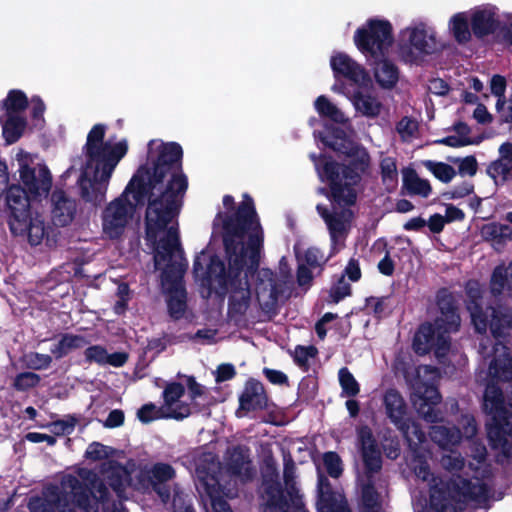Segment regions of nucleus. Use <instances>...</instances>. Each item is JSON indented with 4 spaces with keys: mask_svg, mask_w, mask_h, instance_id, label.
Wrapping results in <instances>:
<instances>
[{
    "mask_svg": "<svg viewBox=\"0 0 512 512\" xmlns=\"http://www.w3.org/2000/svg\"><path fill=\"white\" fill-rule=\"evenodd\" d=\"M215 225L222 226L223 242L229 267L209 251H201L195 258L193 274L201 286L203 297L229 294L227 315L235 323L243 322L255 305V298L247 281L248 272L259 262L263 246V230L253 200L247 194L223 198Z\"/></svg>",
    "mask_w": 512,
    "mask_h": 512,
    "instance_id": "nucleus-1",
    "label": "nucleus"
},
{
    "mask_svg": "<svg viewBox=\"0 0 512 512\" xmlns=\"http://www.w3.org/2000/svg\"><path fill=\"white\" fill-rule=\"evenodd\" d=\"M146 238L155 246V267L162 270V286L167 294L170 315L181 318L186 311L182 277L186 268L179 245L176 217L182 206L179 194H149Z\"/></svg>",
    "mask_w": 512,
    "mask_h": 512,
    "instance_id": "nucleus-2",
    "label": "nucleus"
},
{
    "mask_svg": "<svg viewBox=\"0 0 512 512\" xmlns=\"http://www.w3.org/2000/svg\"><path fill=\"white\" fill-rule=\"evenodd\" d=\"M480 354L483 357L478 379L486 382L484 393V408L491 416L487 423V433L491 446L497 451L499 461L509 459L512 455V427L507 418L503 395L496 387V381L512 382V359L508 357L507 348L501 343L480 344Z\"/></svg>",
    "mask_w": 512,
    "mask_h": 512,
    "instance_id": "nucleus-3",
    "label": "nucleus"
},
{
    "mask_svg": "<svg viewBox=\"0 0 512 512\" xmlns=\"http://www.w3.org/2000/svg\"><path fill=\"white\" fill-rule=\"evenodd\" d=\"M182 156V147L176 142L149 141L146 162L137 169L124 192H186L187 175L180 169H172Z\"/></svg>",
    "mask_w": 512,
    "mask_h": 512,
    "instance_id": "nucleus-4",
    "label": "nucleus"
},
{
    "mask_svg": "<svg viewBox=\"0 0 512 512\" xmlns=\"http://www.w3.org/2000/svg\"><path fill=\"white\" fill-rule=\"evenodd\" d=\"M430 453L422 445L412 450L410 466L416 477L429 487V506L423 507L418 503L415 512H458L469 500L481 502L486 499L487 488L477 480L475 483L466 482L457 477L451 483L443 486L430 471L428 459Z\"/></svg>",
    "mask_w": 512,
    "mask_h": 512,
    "instance_id": "nucleus-5",
    "label": "nucleus"
},
{
    "mask_svg": "<svg viewBox=\"0 0 512 512\" xmlns=\"http://www.w3.org/2000/svg\"><path fill=\"white\" fill-rule=\"evenodd\" d=\"M321 141L333 150L351 158V166H341L324 155L310 157L322 182L327 183L332 192H343L361 181L362 174L370 166V156L364 147L352 142L344 130L327 132Z\"/></svg>",
    "mask_w": 512,
    "mask_h": 512,
    "instance_id": "nucleus-6",
    "label": "nucleus"
},
{
    "mask_svg": "<svg viewBox=\"0 0 512 512\" xmlns=\"http://www.w3.org/2000/svg\"><path fill=\"white\" fill-rule=\"evenodd\" d=\"M105 132V125L96 124L87 135V169L80 179L82 192L105 191L115 167L127 153L128 144L125 139L114 144L104 142Z\"/></svg>",
    "mask_w": 512,
    "mask_h": 512,
    "instance_id": "nucleus-7",
    "label": "nucleus"
},
{
    "mask_svg": "<svg viewBox=\"0 0 512 512\" xmlns=\"http://www.w3.org/2000/svg\"><path fill=\"white\" fill-rule=\"evenodd\" d=\"M190 466L195 471L196 488L202 498H208L212 512H232L227 503L222 500V495L230 494L226 493L222 487L223 476L212 452H196ZM173 508L174 512H193L190 505L186 503L184 495L176 490L173 496Z\"/></svg>",
    "mask_w": 512,
    "mask_h": 512,
    "instance_id": "nucleus-8",
    "label": "nucleus"
},
{
    "mask_svg": "<svg viewBox=\"0 0 512 512\" xmlns=\"http://www.w3.org/2000/svg\"><path fill=\"white\" fill-rule=\"evenodd\" d=\"M91 499L84 497V489L78 479L72 476L65 477L61 483L59 494L53 491V498H48V507L43 512H75V508L79 507L86 512H97L101 504L104 512H126L121 503L109 504L106 500L107 491L103 488L102 483L96 480L91 481Z\"/></svg>",
    "mask_w": 512,
    "mask_h": 512,
    "instance_id": "nucleus-9",
    "label": "nucleus"
},
{
    "mask_svg": "<svg viewBox=\"0 0 512 512\" xmlns=\"http://www.w3.org/2000/svg\"><path fill=\"white\" fill-rule=\"evenodd\" d=\"M466 290L469 298L467 308L477 332L484 333L490 328L493 336L499 338L512 329V313L508 309L486 307L484 310L481 299L482 289L479 282L469 281Z\"/></svg>",
    "mask_w": 512,
    "mask_h": 512,
    "instance_id": "nucleus-10",
    "label": "nucleus"
},
{
    "mask_svg": "<svg viewBox=\"0 0 512 512\" xmlns=\"http://www.w3.org/2000/svg\"><path fill=\"white\" fill-rule=\"evenodd\" d=\"M441 309L442 315L436 320L434 326L424 324L415 334L413 346L417 353L425 354L434 349L436 357L441 359L448 352V335L458 330L460 317L452 307L447 311H444V307Z\"/></svg>",
    "mask_w": 512,
    "mask_h": 512,
    "instance_id": "nucleus-11",
    "label": "nucleus"
},
{
    "mask_svg": "<svg viewBox=\"0 0 512 512\" xmlns=\"http://www.w3.org/2000/svg\"><path fill=\"white\" fill-rule=\"evenodd\" d=\"M442 49L436 29L424 21H413L399 32V50L407 62H416Z\"/></svg>",
    "mask_w": 512,
    "mask_h": 512,
    "instance_id": "nucleus-12",
    "label": "nucleus"
},
{
    "mask_svg": "<svg viewBox=\"0 0 512 512\" xmlns=\"http://www.w3.org/2000/svg\"><path fill=\"white\" fill-rule=\"evenodd\" d=\"M439 372L427 365L416 369V377L411 382L413 389L412 402L418 414L427 422H437L441 419L439 409L440 395L435 388Z\"/></svg>",
    "mask_w": 512,
    "mask_h": 512,
    "instance_id": "nucleus-13",
    "label": "nucleus"
},
{
    "mask_svg": "<svg viewBox=\"0 0 512 512\" xmlns=\"http://www.w3.org/2000/svg\"><path fill=\"white\" fill-rule=\"evenodd\" d=\"M329 204H318L317 210L324 218L331 235L333 250L342 246L341 238L352 218L350 206L356 201V194H327Z\"/></svg>",
    "mask_w": 512,
    "mask_h": 512,
    "instance_id": "nucleus-14",
    "label": "nucleus"
},
{
    "mask_svg": "<svg viewBox=\"0 0 512 512\" xmlns=\"http://www.w3.org/2000/svg\"><path fill=\"white\" fill-rule=\"evenodd\" d=\"M284 480L285 490L278 484L265 483L262 512H308L295 487L293 464H286Z\"/></svg>",
    "mask_w": 512,
    "mask_h": 512,
    "instance_id": "nucleus-15",
    "label": "nucleus"
},
{
    "mask_svg": "<svg viewBox=\"0 0 512 512\" xmlns=\"http://www.w3.org/2000/svg\"><path fill=\"white\" fill-rule=\"evenodd\" d=\"M354 43L368 59L383 58L393 43L392 25L387 20H368L356 30Z\"/></svg>",
    "mask_w": 512,
    "mask_h": 512,
    "instance_id": "nucleus-16",
    "label": "nucleus"
},
{
    "mask_svg": "<svg viewBox=\"0 0 512 512\" xmlns=\"http://www.w3.org/2000/svg\"><path fill=\"white\" fill-rule=\"evenodd\" d=\"M37 154L18 148L14 155L23 192H50L52 175L46 164L37 162Z\"/></svg>",
    "mask_w": 512,
    "mask_h": 512,
    "instance_id": "nucleus-17",
    "label": "nucleus"
},
{
    "mask_svg": "<svg viewBox=\"0 0 512 512\" xmlns=\"http://www.w3.org/2000/svg\"><path fill=\"white\" fill-rule=\"evenodd\" d=\"M384 406L387 416L403 433L411 450L421 446L425 435L414 422L406 418L407 405L403 397L397 391L389 390L384 396Z\"/></svg>",
    "mask_w": 512,
    "mask_h": 512,
    "instance_id": "nucleus-18",
    "label": "nucleus"
},
{
    "mask_svg": "<svg viewBox=\"0 0 512 512\" xmlns=\"http://www.w3.org/2000/svg\"><path fill=\"white\" fill-rule=\"evenodd\" d=\"M132 473L138 477L137 482L132 484L136 489L146 490L152 487L164 503L169 500L170 489L166 486V483L176 475L175 469L170 464L156 463Z\"/></svg>",
    "mask_w": 512,
    "mask_h": 512,
    "instance_id": "nucleus-19",
    "label": "nucleus"
},
{
    "mask_svg": "<svg viewBox=\"0 0 512 512\" xmlns=\"http://www.w3.org/2000/svg\"><path fill=\"white\" fill-rule=\"evenodd\" d=\"M135 205L128 199V194H122L111 202L103 217V231L111 239L121 236L132 219Z\"/></svg>",
    "mask_w": 512,
    "mask_h": 512,
    "instance_id": "nucleus-20",
    "label": "nucleus"
},
{
    "mask_svg": "<svg viewBox=\"0 0 512 512\" xmlns=\"http://www.w3.org/2000/svg\"><path fill=\"white\" fill-rule=\"evenodd\" d=\"M468 13L472 32L477 39H484L500 31V9L498 6L484 3L471 8Z\"/></svg>",
    "mask_w": 512,
    "mask_h": 512,
    "instance_id": "nucleus-21",
    "label": "nucleus"
},
{
    "mask_svg": "<svg viewBox=\"0 0 512 512\" xmlns=\"http://www.w3.org/2000/svg\"><path fill=\"white\" fill-rule=\"evenodd\" d=\"M185 387L181 383L169 382L163 390L162 412L166 419L183 420L191 415L192 405L183 400Z\"/></svg>",
    "mask_w": 512,
    "mask_h": 512,
    "instance_id": "nucleus-22",
    "label": "nucleus"
},
{
    "mask_svg": "<svg viewBox=\"0 0 512 512\" xmlns=\"http://www.w3.org/2000/svg\"><path fill=\"white\" fill-rule=\"evenodd\" d=\"M463 433L458 428H447L445 426H434L431 431L432 440L442 448H450L460 443L463 437L469 439L476 434L475 420L470 415L463 416L461 420Z\"/></svg>",
    "mask_w": 512,
    "mask_h": 512,
    "instance_id": "nucleus-23",
    "label": "nucleus"
},
{
    "mask_svg": "<svg viewBox=\"0 0 512 512\" xmlns=\"http://www.w3.org/2000/svg\"><path fill=\"white\" fill-rule=\"evenodd\" d=\"M330 66L335 77L343 76L360 87L370 83V77L364 68L343 52H335L331 56Z\"/></svg>",
    "mask_w": 512,
    "mask_h": 512,
    "instance_id": "nucleus-24",
    "label": "nucleus"
},
{
    "mask_svg": "<svg viewBox=\"0 0 512 512\" xmlns=\"http://www.w3.org/2000/svg\"><path fill=\"white\" fill-rule=\"evenodd\" d=\"M6 203L10 212L9 226L11 232H23L27 226V219L33 216L30 194H7Z\"/></svg>",
    "mask_w": 512,
    "mask_h": 512,
    "instance_id": "nucleus-25",
    "label": "nucleus"
},
{
    "mask_svg": "<svg viewBox=\"0 0 512 512\" xmlns=\"http://www.w3.org/2000/svg\"><path fill=\"white\" fill-rule=\"evenodd\" d=\"M318 512H349L340 490H333L327 478L318 467Z\"/></svg>",
    "mask_w": 512,
    "mask_h": 512,
    "instance_id": "nucleus-26",
    "label": "nucleus"
},
{
    "mask_svg": "<svg viewBox=\"0 0 512 512\" xmlns=\"http://www.w3.org/2000/svg\"><path fill=\"white\" fill-rule=\"evenodd\" d=\"M488 175L498 186L512 178V143L505 142L498 148V158L487 168Z\"/></svg>",
    "mask_w": 512,
    "mask_h": 512,
    "instance_id": "nucleus-27",
    "label": "nucleus"
},
{
    "mask_svg": "<svg viewBox=\"0 0 512 512\" xmlns=\"http://www.w3.org/2000/svg\"><path fill=\"white\" fill-rule=\"evenodd\" d=\"M358 439L361 445L362 458L369 472H376L381 468V454L378 450L372 432L368 427L358 430Z\"/></svg>",
    "mask_w": 512,
    "mask_h": 512,
    "instance_id": "nucleus-28",
    "label": "nucleus"
},
{
    "mask_svg": "<svg viewBox=\"0 0 512 512\" xmlns=\"http://www.w3.org/2000/svg\"><path fill=\"white\" fill-rule=\"evenodd\" d=\"M272 272L269 270H262L259 273L260 283L256 290V299L262 309L271 310L278 299L279 288L272 277Z\"/></svg>",
    "mask_w": 512,
    "mask_h": 512,
    "instance_id": "nucleus-29",
    "label": "nucleus"
},
{
    "mask_svg": "<svg viewBox=\"0 0 512 512\" xmlns=\"http://www.w3.org/2000/svg\"><path fill=\"white\" fill-rule=\"evenodd\" d=\"M267 398L262 384L255 380L246 383L245 389L240 396V410L237 414L241 417V410L250 411L261 409L266 405Z\"/></svg>",
    "mask_w": 512,
    "mask_h": 512,
    "instance_id": "nucleus-30",
    "label": "nucleus"
},
{
    "mask_svg": "<svg viewBox=\"0 0 512 512\" xmlns=\"http://www.w3.org/2000/svg\"><path fill=\"white\" fill-rule=\"evenodd\" d=\"M448 31L458 44L470 42L474 34L468 11L453 14L448 20Z\"/></svg>",
    "mask_w": 512,
    "mask_h": 512,
    "instance_id": "nucleus-31",
    "label": "nucleus"
},
{
    "mask_svg": "<svg viewBox=\"0 0 512 512\" xmlns=\"http://www.w3.org/2000/svg\"><path fill=\"white\" fill-rule=\"evenodd\" d=\"M52 220L57 226L68 225L75 213V204L65 194H52Z\"/></svg>",
    "mask_w": 512,
    "mask_h": 512,
    "instance_id": "nucleus-32",
    "label": "nucleus"
},
{
    "mask_svg": "<svg viewBox=\"0 0 512 512\" xmlns=\"http://www.w3.org/2000/svg\"><path fill=\"white\" fill-rule=\"evenodd\" d=\"M85 357L89 362H95L101 366L110 365L113 367L123 366L128 358L127 354L123 352L109 354L107 350L100 345L88 347L85 350Z\"/></svg>",
    "mask_w": 512,
    "mask_h": 512,
    "instance_id": "nucleus-33",
    "label": "nucleus"
},
{
    "mask_svg": "<svg viewBox=\"0 0 512 512\" xmlns=\"http://www.w3.org/2000/svg\"><path fill=\"white\" fill-rule=\"evenodd\" d=\"M490 291L494 296L506 294L512 298V262L497 266L491 276Z\"/></svg>",
    "mask_w": 512,
    "mask_h": 512,
    "instance_id": "nucleus-34",
    "label": "nucleus"
},
{
    "mask_svg": "<svg viewBox=\"0 0 512 512\" xmlns=\"http://www.w3.org/2000/svg\"><path fill=\"white\" fill-rule=\"evenodd\" d=\"M0 123L3 138L8 145L18 141L26 128V119L23 116L3 114L0 116Z\"/></svg>",
    "mask_w": 512,
    "mask_h": 512,
    "instance_id": "nucleus-35",
    "label": "nucleus"
},
{
    "mask_svg": "<svg viewBox=\"0 0 512 512\" xmlns=\"http://www.w3.org/2000/svg\"><path fill=\"white\" fill-rule=\"evenodd\" d=\"M227 470L242 481L251 476L250 463L244 448H235L229 456Z\"/></svg>",
    "mask_w": 512,
    "mask_h": 512,
    "instance_id": "nucleus-36",
    "label": "nucleus"
},
{
    "mask_svg": "<svg viewBox=\"0 0 512 512\" xmlns=\"http://www.w3.org/2000/svg\"><path fill=\"white\" fill-rule=\"evenodd\" d=\"M104 477L110 482L111 487L119 497H124L123 490L125 486L132 484L131 473L126 468L113 463H109L104 470Z\"/></svg>",
    "mask_w": 512,
    "mask_h": 512,
    "instance_id": "nucleus-37",
    "label": "nucleus"
},
{
    "mask_svg": "<svg viewBox=\"0 0 512 512\" xmlns=\"http://www.w3.org/2000/svg\"><path fill=\"white\" fill-rule=\"evenodd\" d=\"M350 99L356 111L366 117H377L382 110L381 102L370 94L356 92Z\"/></svg>",
    "mask_w": 512,
    "mask_h": 512,
    "instance_id": "nucleus-38",
    "label": "nucleus"
},
{
    "mask_svg": "<svg viewBox=\"0 0 512 512\" xmlns=\"http://www.w3.org/2000/svg\"><path fill=\"white\" fill-rule=\"evenodd\" d=\"M374 75L376 81L384 88H390L398 81L399 73L396 66L386 59L375 60Z\"/></svg>",
    "mask_w": 512,
    "mask_h": 512,
    "instance_id": "nucleus-39",
    "label": "nucleus"
},
{
    "mask_svg": "<svg viewBox=\"0 0 512 512\" xmlns=\"http://www.w3.org/2000/svg\"><path fill=\"white\" fill-rule=\"evenodd\" d=\"M16 236H25L31 245H39L48 237L43 220L38 216H32L27 219V226L23 232L13 233ZM49 242V238H47Z\"/></svg>",
    "mask_w": 512,
    "mask_h": 512,
    "instance_id": "nucleus-40",
    "label": "nucleus"
},
{
    "mask_svg": "<svg viewBox=\"0 0 512 512\" xmlns=\"http://www.w3.org/2000/svg\"><path fill=\"white\" fill-rule=\"evenodd\" d=\"M314 108L321 117L328 118L335 123L345 124L348 122L346 115L324 95L316 98Z\"/></svg>",
    "mask_w": 512,
    "mask_h": 512,
    "instance_id": "nucleus-41",
    "label": "nucleus"
},
{
    "mask_svg": "<svg viewBox=\"0 0 512 512\" xmlns=\"http://www.w3.org/2000/svg\"><path fill=\"white\" fill-rule=\"evenodd\" d=\"M28 106V99L21 90H11L7 97L0 103L4 114L23 116L22 113Z\"/></svg>",
    "mask_w": 512,
    "mask_h": 512,
    "instance_id": "nucleus-42",
    "label": "nucleus"
},
{
    "mask_svg": "<svg viewBox=\"0 0 512 512\" xmlns=\"http://www.w3.org/2000/svg\"><path fill=\"white\" fill-rule=\"evenodd\" d=\"M87 341L79 335L66 334L51 348L56 358H62L73 350L84 347Z\"/></svg>",
    "mask_w": 512,
    "mask_h": 512,
    "instance_id": "nucleus-43",
    "label": "nucleus"
},
{
    "mask_svg": "<svg viewBox=\"0 0 512 512\" xmlns=\"http://www.w3.org/2000/svg\"><path fill=\"white\" fill-rule=\"evenodd\" d=\"M438 142L451 147H463L475 143L470 137V128L464 123L456 124L454 134L442 138Z\"/></svg>",
    "mask_w": 512,
    "mask_h": 512,
    "instance_id": "nucleus-44",
    "label": "nucleus"
},
{
    "mask_svg": "<svg viewBox=\"0 0 512 512\" xmlns=\"http://www.w3.org/2000/svg\"><path fill=\"white\" fill-rule=\"evenodd\" d=\"M403 186L407 192H430L431 186L426 179H422L413 169H403Z\"/></svg>",
    "mask_w": 512,
    "mask_h": 512,
    "instance_id": "nucleus-45",
    "label": "nucleus"
},
{
    "mask_svg": "<svg viewBox=\"0 0 512 512\" xmlns=\"http://www.w3.org/2000/svg\"><path fill=\"white\" fill-rule=\"evenodd\" d=\"M424 166L440 181L450 182L456 175L455 169L443 162L426 161Z\"/></svg>",
    "mask_w": 512,
    "mask_h": 512,
    "instance_id": "nucleus-46",
    "label": "nucleus"
},
{
    "mask_svg": "<svg viewBox=\"0 0 512 512\" xmlns=\"http://www.w3.org/2000/svg\"><path fill=\"white\" fill-rule=\"evenodd\" d=\"M339 382L346 396H356L359 393V384L347 368L339 370Z\"/></svg>",
    "mask_w": 512,
    "mask_h": 512,
    "instance_id": "nucleus-47",
    "label": "nucleus"
},
{
    "mask_svg": "<svg viewBox=\"0 0 512 512\" xmlns=\"http://www.w3.org/2000/svg\"><path fill=\"white\" fill-rule=\"evenodd\" d=\"M162 412V405L157 407L156 405L149 403L143 405L137 412V416L142 423H149L157 419H166Z\"/></svg>",
    "mask_w": 512,
    "mask_h": 512,
    "instance_id": "nucleus-48",
    "label": "nucleus"
},
{
    "mask_svg": "<svg viewBox=\"0 0 512 512\" xmlns=\"http://www.w3.org/2000/svg\"><path fill=\"white\" fill-rule=\"evenodd\" d=\"M323 465L331 477L338 478L342 473V462L334 452H327L323 455Z\"/></svg>",
    "mask_w": 512,
    "mask_h": 512,
    "instance_id": "nucleus-49",
    "label": "nucleus"
},
{
    "mask_svg": "<svg viewBox=\"0 0 512 512\" xmlns=\"http://www.w3.org/2000/svg\"><path fill=\"white\" fill-rule=\"evenodd\" d=\"M40 381L39 375L33 372H24L18 374L13 382L15 389L19 391H26L35 387Z\"/></svg>",
    "mask_w": 512,
    "mask_h": 512,
    "instance_id": "nucleus-50",
    "label": "nucleus"
},
{
    "mask_svg": "<svg viewBox=\"0 0 512 512\" xmlns=\"http://www.w3.org/2000/svg\"><path fill=\"white\" fill-rule=\"evenodd\" d=\"M481 233L484 237H502L512 240V228L505 225L487 224L482 227Z\"/></svg>",
    "mask_w": 512,
    "mask_h": 512,
    "instance_id": "nucleus-51",
    "label": "nucleus"
},
{
    "mask_svg": "<svg viewBox=\"0 0 512 512\" xmlns=\"http://www.w3.org/2000/svg\"><path fill=\"white\" fill-rule=\"evenodd\" d=\"M417 130V122L407 117L403 118L397 125V131L405 141L413 138L417 133Z\"/></svg>",
    "mask_w": 512,
    "mask_h": 512,
    "instance_id": "nucleus-52",
    "label": "nucleus"
},
{
    "mask_svg": "<svg viewBox=\"0 0 512 512\" xmlns=\"http://www.w3.org/2000/svg\"><path fill=\"white\" fill-rule=\"evenodd\" d=\"M112 452L113 450L110 447L94 442L88 446L85 455L88 459L100 460L110 456Z\"/></svg>",
    "mask_w": 512,
    "mask_h": 512,
    "instance_id": "nucleus-53",
    "label": "nucleus"
},
{
    "mask_svg": "<svg viewBox=\"0 0 512 512\" xmlns=\"http://www.w3.org/2000/svg\"><path fill=\"white\" fill-rule=\"evenodd\" d=\"M27 365L33 369H45L49 367L52 359L47 354L30 353L26 356Z\"/></svg>",
    "mask_w": 512,
    "mask_h": 512,
    "instance_id": "nucleus-54",
    "label": "nucleus"
},
{
    "mask_svg": "<svg viewBox=\"0 0 512 512\" xmlns=\"http://www.w3.org/2000/svg\"><path fill=\"white\" fill-rule=\"evenodd\" d=\"M381 173L384 181L394 180L397 175L396 161L392 157H383L380 162Z\"/></svg>",
    "mask_w": 512,
    "mask_h": 512,
    "instance_id": "nucleus-55",
    "label": "nucleus"
},
{
    "mask_svg": "<svg viewBox=\"0 0 512 512\" xmlns=\"http://www.w3.org/2000/svg\"><path fill=\"white\" fill-rule=\"evenodd\" d=\"M350 294V286L349 284L344 280V276H342L336 285H334L331 288L330 291V298L331 301L334 303L339 302L346 296Z\"/></svg>",
    "mask_w": 512,
    "mask_h": 512,
    "instance_id": "nucleus-56",
    "label": "nucleus"
},
{
    "mask_svg": "<svg viewBox=\"0 0 512 512\" xmlns=\"http://www.w3.org/2000/svg\"><path fill=\"white\" fill-rule=\"evenodd\" d=\"M442 466L449 471L460 470L464 465L463 458L456 452H451L442 457Z\"/></svg>",
    "mask_w": 512,
    "mask_h": 512,
    "instance_id": "nucleus-57",
    "label": "nucleus"
},
{
    "mask_svg": "<svg viewBox=\"0 0 512 512\" xmlns=\"http://www.w3.org/2000/svg\"><path fill=\"white\" fill-rule=\"evenodd\" d=\"M459 173L463 176H473L477 172V161L473 156H468L456 161Z\"/></svg>",
    "mask_w": 512,
    "mask_h": 512,
    "instance_id": "nucleus-58",
    "label": "nucleus"
},
{
    "mask_svg": "<svg viewBox=\"0 0 512 512\" xmlns=\"http://www.w3.org/2000/svg\"><path fill=\"white\" fill-rule=\"evenodd\" d=\"M496 111L500 118L507 123H512V100L509 96L508 100L501 99L496 102Z\"/></svg>",
    "mask_w": 512,
    "mask_h": 512,
    "instance_id": "nucleus-59",
    "label": "nucleus"
},
{
    "mask_svg": "<svg viewBox=\"0 0 512 512\" xmlns=\"http://www.w3.org/2000/svg\"><path fill=\"white\" fill-rule=\"evenodd\" d=\"M491 93L497 97V101L505 98L506 80L500 75H494L490 81Z\"/></svg>",
    "mask_w": 512,
    "mask_h": 512,
    "instance_id": "nucleus-60",
    "label": "nucleus"
},
{
    "mask_svg": "<svg viewBox=\"0 0 512 512\" xmlns=\"http://www.w3.org/2000/svg\"><path fill=\"white\" fill-rule=\"evenodd\" d=\"M75 423L73 420H60L51 423L48 427L55 435L70 434L74 430Z\"/></svg>",
    "mask_w": 512,
    "mask_h": 512,
    "instance_id": "nucleus-61",
    "label": "nucleus"
},
{
    "mask_svg": "<svg viewBox=\"0 0 512 512\" xmlns=\"http://www.w3.org/2000/svg\"><path fill=\"white\" fill-rule=\"evenodd\" d=\"M428 90L434 95L444 96L448 93L449 86L443 79L434 78L429 81Z\"/></svg>",
    "mask_w": 512,
    "mask_h": 512,
    "instance_id": "nucleus-62",
    "label": "nucleus"
},
{
    "mask_svg": "<svg viewBox=\"0 0 512 512\" xmlns=\"http://www.w3.org/2000/svg\"><path fill=\"white\" fill-rule=\"evenodd\" d=\"M363 504L368 509L376 508L378 504V495L371 486H365L362 491Z\"/></svg>",
    "mask_w": 512,
    "mask_h": 512,
    "instance_id": "nucleus-63",
    "label": "nucleus"
},
{
    "mask_svg": "<svg viewBox=\"0 0 512 512\" xmlns=\"http://www.w3.org/2000/svg\"><path fill=\"white\" fill-rule=\"evenodd\" d=\"M315 349L313 347H296L294 351V359L299 365H305L309 358L313 357Z\"/></svg>",
    "mask_w": 512,
    "mask_h": 512,
    "instance_id": "nucleus-64",
    "label": "nucleus"
}]
</instances>
